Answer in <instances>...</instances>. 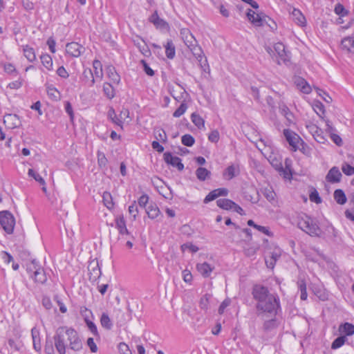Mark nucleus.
<instances>
[{
  "label": "nucleus",
  "mask_w": 354,
  "mask_h": 354,
  "mask_svg": "<svg viewBox=\"0 0 354 354\" xmlns=\"http://www.w3.org/2000/svg\"><path fill=\"white\" fill-rule=\"evenodd\" d=\"M251 293L255 301V308L258 316L268 315L274 317L281 311L279 295L270 292L268 287L256 284L253 286Z\"/></svg>",
  "instance_id": "f257e3e1"
},
{
  "label": "nucleus",
  "mask_w": 354,
  "mask_h": 354,
  "mask_svg": "<svg viewBox=\"0 0 354 354\" xmlns=\"http://www.w3.org/2000/svg\"><path fill=\"white\" fill-rule=\"evenodd\" d=\"M53 338L55 346L59 354H66L67 346L73 351H79L82 347V343L77 332L71 327H59L56 330Z\"/></svg>",
  "instance_id": "f03ea898"
},
{
  "label": "nucleus",
  "mask_w": 354,
  "mask_h": 354,
  "mask_svg": "<svg viewBox=\"0 0 354 354\" xmlns=\"http://www.w3.org/2000/svg\"><path fill=\"white\" fill-rule=\"evenodd\" d=\"M180 34L185 44L198 60L200 66L203 69V71H205L206 68H208L207 61L204 55L202 48L198 44V41L194 36L187 28L181 29Z\"/></svg>",
  "instance_id": "7ed1b4c3"
},
{
  "label": "nucleus",
  "mask_w": 354,
  "mask_h": 354,
  "mask_svg": "<svg viewBox=\"0 0 354 354\" xmlns=\"http://www.w3.org/2000/svg\"><path fill=\"white\" fill-rule=\"evenodd\" d=\"M297 225L299 229L311 236L320 237L322 236V230L317 223L306 214L301 215L299 217Z\"/></svg>",
  "instance_id": "20e7f679"
},
{
  "label": "nucleus",
  "mask_w": 354,
  "mask_h": 354,
  "mask_svg": "<svg viewBox=\"0 0 354 354\" xmlns=\"http://www.w3.org/2000/svg\"><path fill=\"white\" fill-rule=\"evenodd\" d=\"M0 224L8 234H12L15 225L13 215L8 211L0 212Z\"/></svg>",
  "instance_id": "39448f33"
},
{
  "label": "nucleus",
  "mask_w": 354,
  "mask_h": 354,
  "mask_svg": "<svg viewBox=\"0 0 354 354\" xmlns=\"http://www.w3.org/2000/svg\"><path fill=\"white\" fill-rule=\"evenodd\" d=\"M248 21L256 27H261L265 25L268 16L263 13H257L255 11L248 9L246 12Z\"/></svg>",
  "instance_id": "423d86ee"
},
{
  "label": "nucleus",
  "mask_w": 354,
  "mask_h": 354,
  "mask_svg": "<svg viewBox=\"0 0 354 354\" xmlns=\"http://www.w3.org/2000/svg\"><path fill=\"white\" fill-rule=\"evenodd\" d=\"M306 127L317 142L319 143L325 142L326 139L324 136V132L316 124L311 122H308L306 124Z\"/></svg>",
  "instance_id": "0eeeda50"
},
{
  "label": "nucleus",
  "mask_w": 354,
  "mask_h": 354,
  "mask_svg": "<svg viewBox=\"0 0 354 354\" xmlns=\"http://www.w3.org/2000/svg\"><path fill=\"white\" fill-rule=\"evenodd\" d=\"M115 227L118 230L119 234L121 236V239H124V236H129L132 239H134L133 236L131 234L127 228L126 221L122 214L118 215L115 218Z\"/></svg>",
  "instance_id": "6e6552de"
},
{
  "label": "nucleus",
  "mask_w": 354,
  "mask_h": 354,
  "mask_svg": "<svg viewBox=\"0 0 354 354\" xmlns=\"http://www.w3.org/2000/svg\"><path fill=\"white\" fill-rule=\"evenodd\" d=\"M283 136L289 145L292 147V149L295 151H297L299 142L301 140L300 137L290 129H284Z\"/></svg>",
  "instance_id": "1a4fd4ad"
},
{
  "label": "nucleus",
  "mask_w": 354,
  "mask_h": 354,
  "mask_svg": "<svg viewBox=\"0 0 354 354\" xmlns=\"http://www.w3.org/2000/svg\"><path fill=\"white\" fill-rule=\"evenodd\" d=\"M266 50L272 57L277 55L281 60L284 61L286 59V53L285 46L281 42L276 43L274 45L273 49L270 47H266Z\"/></svg>",
  "instance_id": "9d476101"
},
{
  "label": "nucleus",
  "mask_w": 354,
  "mask_h": 354,
  "mask_svg": "<svg viewBox=\"0 0 354 354\" xmlns=\"http://www.w3.org/2000/svg\"><path fill=\"white\" fill-rule=\"evenodd\" d=\"M85 48L77 42H71L66 44V53L73 57H78L84 53Z\"/></svg>",
  "instance_id": "9b49d317"
},
{
  "label": "nucleus",
  "mask_w": 354,
  "mask_h": 354,
  "mask_svg": "<svg viewBox=\"0 0 354 354\" xmlns=\"http://www.w3.org/2000/svg\"><path fill=\"white\" fill-rule=\"evenodd\" d=\"M164 160L166 163L171 165L174 167H176L179 171H182L184 169V165L181 162V160L178 156H173L169 152L164 153Z\"/></svg>",
  "instance_id": "f8f14e48"
},
{
  "label": "nucleus",
  "mask_w": 354,
  "mask_h": 354,
  "mask_svg": "<svg viewBox=\"0 0 354 354\" xmlns=\"http://www.w3.org/2000/svg\"><path fill=\"white\" fill-rule=\"evenodd\" d=\"M342 173L337 167H333L328 172L326 180L330 183H337L340 182Z\"/></svg>",
  "instance_id": "ddd939ff"
},
{
  "label": "nucleus",
  "mask_w": 354,
  "mask_h": 354,
  "mask_svg": "<svg viewBox=\"0 0 354 354\" xmlns=\"http://www.w3.org/2000/svg\"><path fill=\"white\" fill-rule=\"evenodd\" d=\"M228 194V190L226 188H218L210 192L205 198L204 203H208L209 202L215 200L219 196H226Z\"/></svg>",
  "instance_id": "4468645a"
},
{
  "label": "nucleus",
  "mask_w": 354,
  "mask_h": 354,
  "mask_svg": "<svg viewBox=\"0 0 354 354\" xmlns=\"http://www.w3.org/2000/svg\"><path fill=\"white\" fill-rule=\"evenodd\" d=\"M81 81L88 86H93L95 82H97L93 76V71L91 68H85L80 77Z\"/></svg>",
  "instance_id": "2eb2a0df"
},
{
  "label": "nucleus",
  "mask_w": 354,
  "mask_h": 354,
  "mask_svg": "<svg viewBox=\"0 0 354 354\" xmlns=\"http://www.w3.org/2000/svg\"><path fill=\"white\" fill-rule=\"evenodd\" d=\"M240 173L239 165H231L223 171V176L225 180H230L237 176Z\"/></svg>",
  "instance_id": "dca6fc26"
},
{
  "label": "nucleus",
  "mask_w": 354,
  "mask_h": 354,
  "mask_svg": "<svg viewBox=\"0 0 354 354\" xmlns=\"http://www.w3.org/2000/svg\"><path fill=\"white\" fill-rule=\"evenodd\" d=\"M133 43L143 55L149 57L151 55V51L148 46L142 39L139 37H136L133 39Z\"/></svg>",
  "instance_id": "f3484780"
},
{
  "label": "nucleus",
  "mask_w": 354,
  "mask_h": 354,
  "mask_svg": "<svg viewBox=\"0 0 354 354\" xmlns=\"http://www.w3.org/2000/svg\"><path fill=\"white\" fill-rule=\"evenodd\" d=\"M262 194L264 197L274 206H277L278 201L273 189L271 187H266L262 189Z\"/></svg>",
  "instance_id": "a211bd4d"
},
{
  "label": "nucleus",
  "mask_w": 354,
  "mask_h": 354,
  "mask_svg": "<svg viewBox=\"0 0 354 354\" xmlns=\"http://www.w3.org/2000/svg\"><path fill=\"white\" fill-rule=\"evenodd\" d=\"M291 17L293 21H295L298 26L304 27L306 25V19L299 9L293 8L291 12Z\"/></svg>",
  "instance_id": "6ab92c4d"
},
{
  "label": "nucleus",
  "mask_w": 354,
  "mask_h": 354,
  "mask_svg": "<svg viewBox=\"0 0 354 354\" xmlns=\"http://www.w3.org/2000/svg\"><path fill=\"white\" fill-rule=\"evenodd\" d=\"M271 256L269 259H266V263L268 268H273L277 261L279 259L281 255V250L275 247L271 252Z\"/></svg>",
  "instance_id": "aec40b11"
},
{
  "label": "nucleus",
  "mask_w": 354,
  "mask_h": 354,
  "mask_svg": "<svg viewBox=\"0 0 354 354\" xmlns=\"http://www.w3.org/2000/svg\"><path fill=\"white\" fill-rule=\"evenodd\" d=\"M31 336L32 339L33 348L37 352H39L41 349L40 332L37 327L35 326L31 329Z\"/></svg>",
  "instance_id": "412c9836"
},
{
  "label": "nucleus",
  "mask_w": 354,
  "mask_h": 354,
  "mask_svg": "<svg viewBox=\"0 0 354 354\" xmlns=\"http://www.w3.org/2000/svg\"><path fill=\"white\" fill-rule=\"evenodd\" d=\"M277 171H278L280 176H283L285 179H291L292 175L291 171V160L286 158L285 160V167L281 165V169H279Z\"/></svg>",
  "instance_id": "4be33fe9"
},
{
  "label": "nucleus",
  "mask_w": 354,
  "mask_h": 354,
  "mask_svg": "<svg viewBox=\"0 0 354 354\" xmlns=\"http://www.w3.org/2000/svg\"><path fill=\"white\" fill-rule=\"evenodd\" d=\"M149 21L152 23L157 28L165 29L168 26L167 23L159 17L156 11H155L154 13L151 15L149 17Z\"/></svg>",
  "instance_id": "5701e85b"
},
{
  "label": "nucleus",
  "mask_w": 354,
  "mask_h": 354,
  "mask_svg": "<svg viewBox=\"0 0 354 354\" xmlns=\"http://www.w3.org/2000/svg\"><path fill=\"white\" fill-rule=\"evenodd\" d=\"M106 73L108 78L112 82V83L118 84L120 82V76L116 72L114 66L109 65L106 68Z\"/></svg>",
  "instance_id": "b1692460"
},
{
  "label": "nucleus",
  "mask_w": 354,
  "mask_h": 354,
  "mask_svg": "<svg viewBox=\"0 0 354 354\" xmlns=\"http://www.w3.org/2000/svg\"><path fill=\"white\" fill-rule=\"evenodd\" d=\"M198 272L203 277H208L214 270V267L209 263L204 262L196 265Z\"/></svg>",
  "instance_id": "393cba45"
},
{
  "label": "nucleus",
  "mask_w": 354,
  "mask_h": 354,
  "mask_svg": "<svg viewBox=\"0 0 354 354\" xmlns=\"http://www.w3.org/2000/svg\"><path fill=\"white\" fill-rule=\"evenodd\" d=\"M93 73L97 81H101L103 78V70L102 63L95 59L93 62Z\"/></svg>",
  "instance_id": "a878e982"
},
{
  "label": "nucleus",
  "mask_w": 354,
  "mask_h": 354,
  "mask_svg": "<svg viewBox=\"0 0 354 354\" xmlns=\"http://www.w3.org/2000/svg\"><path fill=\"white\" fill-rule=\"evenodd\" d=\"M342 47L350 53H354V36L345 37L342 41Z\"/></svg>",
  "instance_id": "bb28decb"
},
{
  "label": "nucleus",
  "mask_w": 354,
  "mask_h": 354,
  "mask_svg": "<svg viewBox=\"0 0 354 354\" xmlns=\"http://www.w3.org/2000/svg\"><path fill=\"white\" fill-rule=\"evenodd\" d=\"M24 55L30 62H33L36 60V55L33 48L28 45L22 46Z\"/></svg>",
  "instance_id": "cd10ccee"
},
{
  "label": "nucleus",
  "mask_w": 354,
  "mask_h": 354,
  "mask_svg": "<svg viewBox=\"0 0 354 354\" xmlns=\"http://www.w3.org/2000/svg\"><path fill=\"white\" fill-rule=\"evenodd\" d=\"M35 282L44 284L47 281V277L46 272L41 267L39 269L38 271H35V274L32 277Z\"/></svg>",
  "instance_id": "c85d7f7f"
},
{
  "label": "nucleus",
  "mask_w": 354,
  "mask_h": 354,
  "mask_svg": "<svg viewBox=\"0 0 354 354\" xmlns=\"http://www.w3.org/2000/svg\"><path fill=\"white\" fill-rule=\"evenodd\" d=\"M339 330L344 336H350L354 334V325L348 322L341 324Z\"/></svg>",
  "instance_id": "c756f323"
},
{
  "label": "nucleus",
  "mask_w": 354,
  "mask_h": 354,
  "mask_svg": "<svg viewBox=\"0 0 354 354\" xmlns=\"http://www.w3.org/2000/svg\"><path fill=\"white\" fill-rule=\"evenodd\" d=\"M192 122L199 129L205 130V120L198 114L193 113L191 115Z\"/></svg>",
  "instance_id": "7c9ffc66"
},
{
  "label": "nucleus",
  "mask_w": 354,
  "mask_h": 354,
  "mask_svg": "<svg viewBox=\"0 0 354 354\" xmlns=\"http://www.w3.org/2000/svg\"><path fill=\"white\" fill-rule=\"evenodd\" d=\"M334 198L339 205H344L346 203L347 198L342 189H338L334 192Z\"/></svg>",
  "instance_id": "2f4dec72"
},
{
  "label": "nucleus",
  "mask_w": 354,
  "mask_h": 354,
  "mask_svg": "<svg viewBox=\"0 0 354 354\" xmlns=\"http://www.w3.org/2000/svg\"><path fill=\"white\" fill-rule=\"evenodd\" d=\"M165 53L167 58L171 59L175 57L176 49L175 46L171 40H168L165 45Z\"/></svg>",
  "instance_id": "473e14b6"
},
{
  "label": "nucleus",
  "mask_w": 354,
  "mask_h": 354,
  "mask_svg": "<svg viewBox=\"0 0 354 354\" xmlns=\"http://www.w3.org/2000/svg\"><path fill=\"white\" fill-rule=\"evenodd\" d=\"M216 204L219 207L226 210H229L233 208V205H235V203L230 199L221 198L217 200Z\"/></svg>",
  "instance_id": "72a5a7b5"
},
{
  "label": "nucleus",
  "mask_w": 354,
  "mask_h": 354,
  "mask_svg": "<svg viewBox=\"0 0 354 354\" xmlns=\"http://www.w3.org/2000/svg\"><path fill=\"white\" fill-rule=\"evenodd\" d=\"M41 62L43 66L48 70L52 71L53 68V59L48 54H42L40 56Z\"/></svg>",
  "instance_id": "f704fd0d"
},
{
  "label": "nucleus",
  "mask_w": 354,
  "mask_h": 354,
  "mask_svg": "<svg viewBox=\"0 0 354 354\" xmlns=\"http://www.w3.org/2000/svg\"><path fill=\"white\" fill-rule=\"evenodd\" d=\"M103 92L104 95L109 98L112 99L115 97V88L112 86L111 83L105 82L103 84Z\"/></svg>",
  "instance_id": "c9c22d12"
},
{
  "label": "nucleus",
  "mask_w": 354,
  "mask_h": 354,
  "mask_svg": "<svg viewBox=\"0 0 354 354\" xmlns=\"http://www.w3.org/2000/svg\"><path fill=\"white\" fill-rule=\"evenodd\" d=\"M100 324L106 330L111 329L113 326L112 322L106 313H103L100 317Z\"/></svg>",
  "instance_id": "e433bc0d"
},
{
  "label": "nucleus",
  "mask_w": 354,
  "mask_h": 354,
  "mask_svg": "<svg viewBox=\"0 0 354 354\" xmlns=\"http://www.w3.org/2000/svg\"><path fill=\"white\" fill-rule=\"evenodd\" d=\"M40 268L41 266L39 264V262L36 260H32L31 262L27 264L26 270L30 277L32 278L35 274V271H38Z\"/></svg>",
  "instance_id": "4c0bfd02"
},
{
  "label": "nucleus",
  "mask_w": 354,
  "mask_h": 354,
  "mask_svg": "<svg viewBox=\"0 0 354 354\" xmlns=\"http://www.w3.org/2000/svg\"><path fill=\"white\" fill-rule=\"evenodd\" d=\"M197 178L201 181H204L210 176V171L205 167H198L196 171Z\"/></svg>",
  "instance_id": "58836bf2"
},
{
  "label": "nucleus",
  "mask_w": 354,
  "mask_h": 354,
  "mask_svg": "<svg viewBox=\"0 0 354 354\" xmlns=\"http://www.w3.org/2000/svg\"><path fill=\"white\" fill-rule=\"evenodd\" d=\"M102 199L104 205L109 209H112L114 206L113 198L111 194L108 192H104L102 195Z\"/></svg>",
  "instance_id": "ea45409f"
},
{
  "label": "nucleus",
  "mask_w": 354,
  "mask_h": 354,
  "mask_svg": "<svg viewBox=\"0 0 354 354\" xmlns=\"http://www.w3.org/2000/svg\"><path fill=\"white\" fill-rule=\"evenodd\" d=\"M146 212L149 216V218L151 219H154L158 217L160 214V210L156 205H149L146 209Z\"/></svg>",
  "instance_id": "a19ab883"
},
{
  "label": "nucleus",
  "mask_w": 354,
  "mask_h": 354,
  "mask_svg": "<svg viewBox=\"0 0 354 354\" xmlns=\"http://www.w3.org/2000/svg\"><path fill=\"white\" fill-rule=\"evenodd\" d=\"M297 86L299 87L301 92L306 94H308L311 92V87L308 82L304 80L300 79L297 82Z\"/></svg>",
  "instance_id": "79ce46f5"
},
{
  "label": "nucleus",
  "mask_w": 354,
  "mask_h": 354,
  "mask_svg": "<svg viewBox=\"0 0 354 354\" xmlns=\"http://www.w3.org/2000/svg\"><path fill=\"white\" fill-rule=\"evenodd\" d=\"M187 109V105L185 103V100L181 103L180 106L174 112L173 116L174 118H179L183 115Z\"/></svg>",
  "instance_id": "37998d69"
},
{
  "label": "nucleus",
  "mask_w": 354,
  "mask_h": 354,
  "mask_svg": "<svg viewBox=\"0 0 354 354\" xmlns=\"http://www.w3.org/2000/svg\"><path fill=\"white\" fill-rule=\"evenodd\" d=\"M346 341V337L344 335L337 337L332 343L331 348L337 349L343 346Z\"/></svg>",
  "instance_id": "c03bdc74"
},
{
  "label": "nucleus",
  "mask_w": 354,
  "mask_h": 354,
  "mask_svg": "<svg viewBox=\"0 0 354 354\" xmlns=\"http://www.w3.org/2000/svg\"><path fill=\"white\" fill-rule=\"evenodd\" d=\"M28 174L29 176L33 178L37 182L40 183L41 185H45L46 183L44 179L32 169H29Z\"/></svg>",
  "instance_id": "a18cd8bd"
},
{
  "label": "nucleus",
  "mask_w": 354,
  "mask_h": 354,
  "mask_svg": "<svg viewBox=\"0 0 354 354\" xmlns=\"http://www.w3.org/2000/svg\"><path fill=\"white\" fill-rule=\"evenodd\" d=\"M269 162L272 165V166L276 169H281V160L279 158H277L276 156H270L269 158Z\"/></svg>",
  "instance_id": "49530a36"
},
{
  "label": "nucleus",
  "mask_w": 354,
  "mask_h": 354,
  "mask_svg": "<svg viewBox=\"0 0 354 354\" xmlns=\"http://www.w3.org/2000/svg\"><path fill=\"white\" fill-rule=\"evenodd\" d=\"M80 315L84 318V322H88L90 319L91 317H93V313L91 310H88L85 306H82L80 310Z\"/></svg>",
  "instance_id": "de8ad7c7"
},
{
  "label": "nucleus",
  "mask_w": 354,
  "mask_h": 354,
  "mask_svg": "<svg viewBox=\"0 0 354 354\" xmlns=\"http://www.w3.org/2000/svg\"><path fill=\"white\" fill-rule=\"evenodd\" d=\"M281 113L286 117L289 124H293L295 122L294 115L287 107L285 106L282 108Z\"/></svg>",
  "instance_id": "09e8293b"
},
{
  "label": "nucleus",
  "mask_w": 354,
  "mask_h": 354,
  "mask_svg": "<svg viewBox=\"0 0 354 354\" xmlns=\"http://www.w3.org/2000/svg\"><path fill=\"white\" fill-rule=\"evenodd\" d=\"M182 143L187 147H192L194 142L195 140L194 137L189 134L184 135L181 138Z\"/></svg>",
  "instance_id": "8fccbe9b"
},
{
  "label": "nucleus",
  "mask_w": 354,
  "mask_h": 354,
  "mask_svg": "<svg viewBox=\"0 0 354 354\" xmlns=\"http://www.w3.org/2000/svg\"><path fill=\"white\" fill-rule=\"evenodd\" d=\"M277 326L276 319L274 318H272L269 320L265 321L263 323V329L266 330H270Z\"/></svg>",
  "instance_id": "3c124183"
},
{
  "label": "nucleus",
  "mask_w": 354,
  "mask_h": 354,
  "mask_svg": "<svg viewBox=\"0 0 354 354\" xmlns=\"http://www.w3.org/2000/svg\"><path fill=\"white\" fill-rule=\"evenodd\" d=\"M48 95L53 100H58L59 98V93L56 88L50 86L47 88Z\"/></svg>",
  "instance_id": "603ef678"
},
{
  "label": "nucleus",
  "mask_w": 354,
  "mask_h": 354,
  "mask_svg": "<svg viewBox=\"0 0 354 354\" xmlns=\"http://www.w3.org/2000/svg\"><path fill=\"white\" fill-rule=\"evenodd\" d=\"M342 170L346 176H352L354 174V167L346 162H344L342 165Z\"/></svg>",
  "instance_id": "864d4df0"
},
{
  "label": "nucleus",
  "mask_w": 354,
  "mask_h": 354,
  "mask_svg": "<svg viewBox=\"0 0 354 354\" xmlns=\"http://www.w3.org/2000/svg\"><path fill=\"white\" fill-rule=\"evenodd\" d=\"M88 330L95 337H99V333L97 331V328L95 323H93L91 320L85 322Z\"/></svg>",
  "instance_id": "5fc2aeb1"
},
{
  "label": "nucleus",
  "mask_w": 354,
  "mask_h": 354,
  "mask_svg": "<svg viewBox=\"0 0 354 354\" xmlns=\"http://www.w3.org/2000/svg\"><path fill=\"white\" fill-rule=\"evenodd\" d=\"M6 121H11L14 127H17L20 123L19 119L17 115L9 114L6 115L4 122H6Z\"/></svg>",
  "instance_id": "6e6d98bb"
},
{
  "label": "nucleus",
  "mask_w": 354,
  "mask_h": 354,
  "mask_svg": "<svg viewBox=\"0 0 354 354\" xmlns=\"http://www.w3.org/2000/svg\"><path fill=\"white\" fill-rule=\"evenodd\" d=\"M313 109L316 113L322 118V115L324 113V106L320 102H317L313 105Z\"/></svg>",
  "instance_id": "4d7b16f0"
},
{
  "label": "nucleus",
  "mask_w": 354,
  "mask_h": 354,
  "mask_svg": "<svg viewBox=\"0 0 354 354\" xmlns=\"http://www.w3.org/2000/svg\"><path fill=\"white\" fill-rule=\"evenodd\" d=\"M156 138L160 142H165L167 140L166 133L163 129H158L155 131Z\"/></svg>",
  "instance_id": "13d9d810"
},
{
  "label": "nucleus",
  "mask_w": 354,
  "mask_h": 354,
  "mask_svg": "<svg viewBox=\"0 0 354 354\" xmlns=\"http://www.w3.org/2000/svg\"><path fill=\"white\" fill-rule=\"evenodd\" d=\"M4 71L6 73H7L8 74H10V75H17V71L15 68V66L12 64H10V63H7L4 65Z\"/></svg>",
  "instance_id": "bf43d9fd"
},
{
  "label": "nucleus",
  "mask_w": 354,
  "mask_h": 354,
  "mask_svg": "<svg viewBox=\"0 0 354 354\" xmlns=\"http://www.w3.org/2000/svg\"><path fill=\"white\" fill-rule=\"evenodd\" d=\"M219 133L217 130H213L208 136V140L214 143H216L219 140Z\"/></svg>",
  "instance_id": "052dcab7"
},
{
  "label": "nucleus",
  "mask_w": 354,
  "mask_h": 354,
  "mask_svg": "<svg viewBox=\"0 0 354 354\" xmlns=\"http://www.w3.org/2000/svg\"><path fill=\"white\" fill-rule=\"evenodd\" d=\"M129 212L132 216L133 220L135 221L138 213V209L137 205H136V202H134L129 207Z\"/></svg>",
  "instance_id": "680f3d73"
},
{
  "label": "nucleus",
  "mask_w": 354,
  "mask_h": 354,
  "mask_svg": "<svg viewBox=\"0 0 354 354\" xmlns=\"http://www.w3.org/2000/svg\"><path fill=\"white\" fill-rule=\"evenodd\" d=\"M97 161L100 167H105L107 163V159L105 154L102 152L97 153Z\"/></svg>",
  "instance_id": "e2e57ef3"
},
{
  "label": "nucleus",
  "mask_w": 354,
  "mask_h": 354,
  "mask_svg": "<svg viewBox=\"0 0 354 354\" xmlns=\"http://www.w3.org/2000/svg\"><path fill=\"white\" fill-rule=\"evenodd\" d=\"M309 198L310 201L314 202L317 204H319L322 202V199L316 190L310 193Z\"/></svg>",
  "instance_id": "0e129e2a"
},
{
  "label": "nucleus",
  "mask_w": 354,
  "mask_h": 354,
  "mask_svg": "<svg viewBox=\"0 0 354 354\" xmlns=\"http://www.w3.org/2000/svg\"><path fill=\"white\" fill-rule=\"evenodd\" d=\"M192 278V274L189 270H185L183 271V279L185 283H191Z\"/></svg>",
  "instance_id": "69168bd1"
},
{
  "label": "nucleus",
  "mask_w": 354,
  "mask_h": 354,
  "mask_svg": "<svg viewBox=\"0 0 354 354\" xmlns=\"http://www.w3.org/2000/svg\"><path fill=\"white\" fill-rule=\"evenodd\" d=\"M141 64L143 66L144 71L146 73L147 75L149 76H153L154 75V71L149 66L147 63L142 59L140 61Z\"/></svg>",
  "instance_id": "338daca9"
},
{
  "label": "nucleus",
  "mask_w": 354,
  "mask_h": 354,
  "mask_svg": "<svg viewBox=\"0 0 354 354\" xmlns=\"http://www.w3.org/2000/svg\"><path fill=\"white\" fill-rule=\"evenodd\" d=\"M22 82L23 80L21 78H19V80L10 82L8 84V86L11 89H18L22 86Z\"/></svg>",
  "instance_id": "774afa93"
}]
</instances>
